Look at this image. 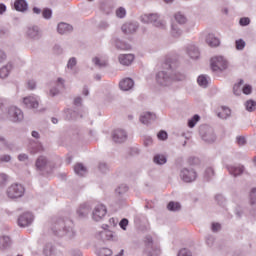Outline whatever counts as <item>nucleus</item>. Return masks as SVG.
<instances>
[{
	"label": "nucleus",
	"instance_id": "6",
	"mask_svg": "<svg viewBox=\"0 0 256 256\" xmlns=\"http://www.w3.org/2000/svg\"><path fill=\"white\" fill-rule=\"evenodd\" d=\"M25 36L30 41H39L43 38V30L38 25H29L25 29Z\"/></svg>",
	"mask_w": 256,
	"mask_h": 256
},
{
	"label": "nucleus",
	"instance_id": "15",
	"mask_svg": "<svg viewBox=\"0 0 256 256\" xmlns=\"http://www.w3.org/2000/svg\"><path fill=\"white\" fill-rule=\"evenodd\" d=\"M55 233L58 235V237L65 236L68 241H73L75 239L77 233L75 230L71 227L63 228V230H56Z\"/></svg>",
	"mask_w": 256,
	"mask_h": 256
},
{
	"label": "nucleus",
	"instance_id": "3",
	"mask_svg": "<svg viewBox=\"0 0 256 256\" xmlns=\"http://www.w3.org/2000/svg\"><path fill=\"white\" fill-rule=\"evenodd\" d=\"M140 21L147 25H153V27H157V29H167V21L161 18L159 13L143 14L140 17Z\"/></svg>",
	"mask_w": 256,
	"mask_h": 256
},
{
	"label": "nucleus",
	"instance_id": "57",
	"mask_svg": "<svg viewBox=\"0 0 256 256\" xmlns=\"http://www.w3.org/2000/svg\"><path fill=\"white\" fill-rule=\"evenodd\" d=\"M18 161H20L21 163H27V161H29V155H27L25 153L19 154Z\"/></svg>",
	"mask_w": 256,
	"mask_h": 256
},
{
	"label": "nucleus",
	"instance_id": "51",
	"mask_svg": "<svg viewBox=\"0 0 256 256\" xmlns=\"http://www.w3.org/2000/svg\"><path fill=\"white\" fill-rule=\"evenodd\" d=\"M42 16L44 19H51V17H53V11H51L49 8H46L42 11Z\"/></svg>",
	"mask_w": 256,
	"mask_h": 256
},
{
	"label": "nucleus",
	"instance_id": "19",
	"mask_svg": "<svg viewBox=\"0 0 256 256\" xmlns=\"http://www.w3.org/2000/svg\"><path fill=\"white\" fill-rule=\"evenodd\" d=\"M121 29H122L123 33H125L126 35H129L131 33H135V31H137V29H139V23L127 22L122 25Z\"/></svg>",
	"mask_w": 256,
	"mask_h": 256
},
{
	"label": "nucleus",
	"instance_id": "43",
	"mask_svg": "<svg viewBox=\"0 0 256 256\" xmlns=\"http://www.w3.org/2000/svg\"><path fill=\"white\" fill-rule=\"evenodd\" d=\"M246 111L253 113L256 109V102L254 100H248L245 102Z\"/></svg>",
	"mask_w": 256,
	"mask_h": 256
},
{
	"label": "nucleus",
	"instance_id": "28",
	"mask_svg": "<svg viewBox=\"0 0 256 256\" xmlns=\"http://www.w3.org/2000/svg\"><path fill=\"white\" fill-rule=\"evenodd\" d=\"M14 9L16 11L25 13V11H27V9H29V4L27 3L26 0H15Z\"/></svg>",
	"mask_w": 256,
	"mask_h": 256
},
{
	"label": "nucleus",
	"instance_id": "44",
	"mask_svg": "<svg viewBox=\"0 0 256 256\" xmlns=\"http://www.w3.org/2000/svg\"><path fill=\"white\" fill-rule=\"evenodd\" d=\"M53 251H55V247H53V244H51V243L46 244L43 249V253L46 256H52Z\"/></svg>",
	"mask_w": 256,
	"mask_h": 256
},
{
	"label": "nucleus",
	"instance_id": "48",
	"mask_svg": "<svg viewBox=\"0 0 256 256\" xmlns=\"http://www.w3.org/2000/svg\"><path fill=\"white\" fill-rule=\"evenodd\" d=\"M127 15V10L124 8V7H119L117 10H116V16L119 18V19H124V17H126Z\"/></svg>",
	"mask_w": 256,
	"mask_h": 256
},
{
	"label": "nucleus",
	"instance_id": "8",
	"mask_svg": "<svg viewBox=\"0 0 256 256\" xmlns=\"http://www.w3.org/2000/svg\"><path fill=\"white\" fill-rule=\"evenodd\" d=\"M129 135L127 134V131L122 128H118L112 131L111 133V139L113 143H116L117 145H121L127 141Z\"/></svg>",
	"mask_w": 256,
	"mask_h": 256
},
{
	"label": "nucleus",
	"instance_id": "18",
	"mask_svg": "<svg viewBox=\"0 0 256 256\" xmlns=\"http://www.w3.org/2000/svg\"><path fill=\"white\" fill-rule=\"evenodd\" d=\"M135 87V81L131 78H124L119 82V88L121 91H131Z\"/></svg>",
	"mask_w": 256,
	"mask_h": 256
},
{
	"label": "nucleus",
	"instance_id": "29",
	"mask_svg": "<svg viewBox=\"0 0 256 256\" xmlns=\"http://www.w3.org/2000/svg\"><path fill=\"white\" fill-rule=\"evenodd\" d=\"M206 43L209 47H219L221 41L215 36V34H208L206 37Z\"/></svg>",
	"mask_w": 256,
	"mask_h": 256
},
{
	"label": "nucleus",
	"instance_id": "34",
	"mask_svg": "<svg viewBox=\"0 0 256 256\" xmlns=\"http://www.w3.org/2000/svg\"><path fill=\"white\" fill-rule=\"evenodd\" d=\"M155 165H165L167 163V156L165 154H156L153 157Z\"/></svg>",
	"mask_w": 256,
	"mask_h": 256
},
{
	"label": "nucleus",
	"instance_id": "24",
	"mask_svg": "<svg viewBox=\"0 0 256 256\" xmlns=\"http://www.w3.org/2000/svg\"><path fill=\"white\" fill-rule=\"evenodd\" d=\"M186 52L190 59H197L200 56L199 48L194 44L188 45Z\"/></svg>",
	"mask_w": 256,
	"mask_h": 256
},
{
	"label": "nucleus",
	"instance_id": "14",
	"mask_svg": "<svg viewBox=\"0 0 256 256\" xmlns=\"http://www.w3.org/2000/svg\"><path fill=\"white\" fill-rule=\"evenodd\" d=\"M53 166L51 162L47 161V157L45 156H40L36 160V169L38 171H49Z\"/></svg>",
	"mask_w": 256,
	"mask_h": 256
},
{
	"label": "nucleus",
	"instance_id": "45",
	"mask_svg": "<svg viewBox=\"0 0 256 256\" xmlns=\"http://www.w3.org/2000/svg\"><path fill=\"white\" fill-rule=\"evenodd\" d=\"M98 256H111L113 255V250L109 248H100L97 252Z\"/></svg>",
	"mask_w": 256,
	"mask_h": 256
},
{
	"label": "nucleus",
	"instance_id": "62",
	"mask_svg": "<svg viewBox=\"0 0 256 256\" xmlns=\"http://www.w3.org/2000/svg\"><path fill=\"white\" fill-rule=\"evenodd\" d=\"M211 229L213 233H217L218 231H221V224L219 223H212Z\"/></svg>",
	"mask_w": 256,
	"mask_h": 256
},
{
	"label": "nucleus",
	"instance_id": "32",
	"mask_svg": "<svg viewBox=\"0 0 256 256\" xmlns=\"http://www.w3.org/2000/svg\"><path fill=\"white\" fill-rule=\"evenodd\" d=\"M170 35L174 37V39H179L181 35H183V30L179 28L177 24H172L171 25V30H170Z\"/></svg>",
	"mask_w": 256,
	"mask_h": 256
},
{
	"label": "nucleus",
	"instance_id": "23",
	"mask_svg": "<svg viewBox=\"0 0 256 256\" xmlns=\"http://www.w3.org/2000/svg\"><path fill=\"white\" fill-rule=\"evenodd\" d=\"M90 211H91V205H89V203H83L78 207L76 213L78 217L83 218V217H87Z\"/></svg>",
	"mask_w": 256,
	"mask_h": 256
},
{
	"label": "nucleus",
	"instance_id": "52",
	"mask_svg": "<svg viewBox=\"0 0 256 256\" xmlns=\"http://www.w3.org/2000/svg\"><path fill=\"white\" fill-rule=\"evenodd\" d=\"M109 27H110V24H109V21L107 20H101L98 24V28L104 31L105 29H109Z\"/></svg>",
	"mask_w": 256,
	"mask_h": 256
},
{
	"label": "nucleus",
	"instance_id": "1",
	"mask_svg": "<svg viewBox=\"0 0 256 256\" xmlns=\"http://www.w3.org/2000/svg\"><path fill=\"white\" fill-rule=\"evenodd\" d=\"M183 79H185V74L175 70L173 64H165L164 69L156 74V81L162 87L171 85L173 81H183Z\"/></svg>",
	"mask_w": 256,
	"mask_h": 256
},
{
	"label": "nucleus",
	"instance_id": "36",
	"mask_svg": "<svg viewBox=\"0 0 256 256\" xmlns=\"http://www.w3.org/2000/svg\"><path fill=\"white\" fill-rule=\"evenodd\" d=\"M244 83L245 82L243 80H239L238 83L234 84V87H233L234 95L239 96V95H241V93H243V85H244Z\"/></svg>",
	"mask_w": 256,
	"mask_h": 256
},
{
	"label": "nucleus",
	"instance_id": "46",
	"mask_svg": "<svg viewBox=\"0 0 256 256\" xmlns=\"http://www.w3.org/2000/svg\"><path fill=\"white\" fill-rule=\"evenodd\" d=\"M246 45H247V43L243 39H238L235 41V47H236L237 51H243V49H245Z\"/></svg>",
	"mask_w": 256,
	"mask_h": 256
},
{
	"label": "nucleus",
	"instance_id": "17",
	"mask_svg": "<svg viewBox=\"0 0 256 256\" xmlns=\"http://www.w3.org/2000/svg\"><path fill=\"white\" fill-rule=\"evenodd\" d=\"M118 61L120 65H123L124 67H129L133 61H135V55L133 54H120L118 56Z\"/></svg>",
	"mask_w": 256,
	"mask_h": 256
},
{
	"label": "nucleus",
	"instance_id": "20",
	"mask_svg": "<svg viewBox=\"0 0 256 256\" xmlns=\"http://www.w3.org/2000/svg\"><path fill=\"white\" fill-rule=\"evenodd\" d=\"M157 119V116L153 112H143L140 115V123L143 125H149V123H153Z\"/></svg>",
	"mask_w": 256,
	"mask_h": 256
},
{
	"label": "nucleus",
	"instance_id": "10",
	"mask_svg": "<svg viewBox=\"0 0 256 256\" xmlns=\"http://www.w3.org/2000/svg\"><path fill=\"white\" fill-rule=\"evenodd\" d=\"M107 215V206L105 204H96L92 210L93 221L99 222L105 219Z\"/></svg>",
	"mask_w": 256,
	"mask_h": 256
},
{
	"label": "nucleus",
	"instance_id": "54",
	"mask_svg": "<svg viewBox=\"0 0 256 256\" xmlns=\"http://www.w3.org/2000/svg\"><path fill=\"white\" fill-rule=\"evenodd\" d=\"M11 155L9 154H4L0 156V163H11Z\"/></svg>",
	"mask_w": 256,
	"mask_h": 256
},
{
	"label": "nucleus",
	"instance_id": "58",
	"mask_svg": "<svg viewBox=\"0 0 256 256\" xmlns=\"http://www.w3.org/2000/svg\"><path fill=\"white\" fill-rule=\"evenodd\" d=\"M49 95L50 97H57V95H59V88H57V86L50 88Z\"/></svg>",
	"mask_w": 256,
	"mask_h": 256
},
{
	"label": "nucleus",
	"instance_id": "50",
	"mask_svg": "<svg viewBox=\"0 0 256 256\" xmlns=\"http://www.w3.org/2000/svg\"><path fill=\"white\" fill-rule=\"evenodd\" d=\"M252 92H253V87H251V85L249 84L243 85L242 93H244V95H251Z\"/></svg>",
	"mask_w": 256,
	"mask_h": 256
},
{
	"label": "nucleus",
	"instance_id": "61",
	"mask_svg": "<svg viewBox=\"0 0 256 256\" xmlns=\"http://www.w3.org/2000/svg\"><path fill=\"white\" fill-rule=\"evenodd\" d=\"M66 119H75V112L71 109L65 110Z\"/></svg>",
	"mask_w": 256,
	"mask_h": 256
},
{
	"label": "nucleus",
	"instance_id": "13",
	"mask_svg": "<svg viewBox=\"0 0 256 256\" xmlns=\"http://www.w3.org/2000/svg\"><path fill=\"white\" fill-rule=\"evenodd\" d=\"M39 96L30 95L23 98V105L27 107V109H37L39 107Z\"/></svg>",
	"mask_w": 256,
	"mask_h": 256
},
{
	"label": "nucleus",
	"instance_id": "21",
	"mask_svg": "<svg viewBox=\"0 0 256 256\" xmlns=\"http://www.w3.org/2000/svg\"><path fill=\"white\" fill-rule=\"evenodd\" d=\"M227 169L233 177H239V175H243V172L245 171V167L242 165H230L227 166Z\"/></svg>",
	"mask_w": 256,
	"mask_h": 256
},
{
	"label": "nucleus",
	"instance_id": "41",
	"mask_svg": "<svg viewBox=\"0 0 256 256\" xmlns=\"http://www.w3.org/2000/svg\"><path fill=\"white\" fill-rule=\"evenodd\" d=\"M174 19L179 23V25H185L187 23V17L181 14V12L176 13Z\"/></svg>",
	"mask_w": 256,
	"mask_h": 256
},
{
	"label": "nucleus",
	"instance_id": "30",
	"mask_svg": "<svg viewBox=\"0 0 256 256\" xmlns=\"http://www.w3.org/2000/svg\"><path fill=\"white\" fill-rule=\"evenodd\" d=\"M209 81H211V78H209L207 75L202 74L197 78L199 87H202L203 89H207V87H209Z\"/></svg>",
	"mask_w": 256,
	"mask_h": 256
},
{
	"label": "nucleus",
	"instance_id": "55",
	"mask_svg": "<svg viewBox=\"0 0 256 256\" xmlns=\"http://www.w3.org/2000/svg\"><path fill=\"white\" fill-rule=\"evenodd\" d=\"M215 200L218 203V205L224 206L225 205V197L221 194H217L215 196Z\"/></svg>",
	"mask_w": 256,
	"mask_h": 256
},
{
	"label": "nucleus",
	"instance_id": "2",
	"mask_svg": "<svg viewBox=\"0 0 256 256\" xmlns=\"http://www.w3.org/2000/svg\"><path fill=\"white\" fill-rule=\"evenodd\" d=\"M0 115H7V119L12 123H21L25 119L23 110L17 106L5 108V100L0 98Z\"/></svg>",
	"mask_w": 256,
	"mask_h": 256
},
{
	"label": "nucleus",
	"instance_id": "56",
	"mask_svg": "<svg viewBox=\"0 0 256 256\" xmlns=\"http://www.w3.org/2000/svg\"><path fill=\"white\" fill-rule=\"evenodd\" d=\"M98 169L101 173H107L109 171V166H107V163L101 162Z\"/></svg>",
	"mask_w": 256,
	"mask_h": 256
},
{
	"label": "nucleus",
	"instance_id": "53",
	"mask_svg": "<svg viewBox=\"0 0 256 256\" xmlns=\"http://www.w3.org/2000/svg\"><path fill=\"white\" fill-rule=\"evenodd\" d=\"M251 23V19H249V17H243L240 18L239 20V25L241 27H247V25H249Z\"/></svg>",
	"mask_w": 256,
	"mask_h": 256
},
{
	"label": "nucleus",
	"instance_id": "39",
	"mask_svg": "<svg viewBox=\"0 0 256 256\" xmlns=\"http://www.w3.org/2000/svg\"><path fill=\"white\" fill-rule=\"evenodd\" d=\"M168 211H181V204L179 202L171 201L167 205Z\"/></svg>",
	"mask_w": 256,
	"mask_h": 256
},
{
	"label": "nucleus",
	"instance_id": "26",
	"mask_svg": "<svg viewBox=\"0 0 256 256\" xmlns=\"http://www.w3.org/2000/svg\"><path fill=\"white\" fill-rule=\"evenodd\" d=\"M11 245H13V242L11 241V238L9 236H0V250L1 251H7Z\"/></svg>",
	"mask_w": 256,
	"mask_h": 256
},
{
	"label": "nucleus",
	"instance_id": "63",
	"mask_svg": "<svg viewBox=\"0 0 256 256\" xmlns=\"http://www.w3.org/2000/svg\"><path fill=\"white\" fill-rule=\"evenodd\" d=\"M0 143L3 145L4 149H9V141L5 137L0 136Z\"/></svg>",
	"mask_w": 256,
	"mask_h": 256
},
{
	"label": "nucleus",
	"instance_id": "60",
	"mask_svg": "<svg viewBox=\"0 0 256 256\" xmlns=\"http://www.w3.org/2000/svg\"><path fill=\"white\" fill-rule=\"evenodd\" d=\"M121 229H123V231H127V225H129V220H127V218H123L120 223H119Z\"/></svg>",
	"mask_w": 256,
	"mask_h": 256
},
{
	"label": "nucleus",
	"instance_id": "33",
	"mask_svg": "<svg viewBox=\"0 0 256 256\" xmlns=\"http://www.w3.org/2000/svg\"><path fill=\"white\" fill-rule=\"evenodd\" d=\"M115 47L120 49V51H129V49H131V45L127 44L121 39L115 40Z\"/></svg>",
	"mask_w": 256,
	"mask_h": 256
},
{
	"label": "nucleus",
	"instance_id": "42",
	"mask_svg": "<svg viewBox=\"0 0 256 256\" xmlns=\"http://www.w3.org/2000/svg\"><path fill=\"white\" fill-rule=\"evenodd\" d=\"M213 177H215V170H213L212 167L206 168L204 172V178L206 179V181H211Z\"/></svg>",
	"mask_w": 256,
	"mask_h": 256
},
{
	"label": "nucleus",
	"instance_id": "12",
	"mask_svg": "<svg viewBox=\"0 0 256 256\" xmlns=\"http://www.w3.org/2000/svg\"><path fill=\"white\" fill-rule=\"evenodd\" d=\"M34 219L33 213L25 212L18 217V225L19 227H29L33 224Z\"/></svg>",
	"mask_w": 256,
	"mask_h": 256
},
{
	"label": "nucleus",
	"instance_id": "16",
	"mask_svg": "<svg viewBox=\"0 0 256 256\" xmlns=\"http://www.w3.org/2000/svg\"><path fill=\"white\" fill-rule=\"evenodd\" d=\"M92 63L96 67H107V65H109V57L106 54H99L92 59Z\"/></svg>",
	"mask_w": 256,
	"mask_h": 256
},
{
	"label": "nucleus",
	"instance_id": "5",
	"mask_svg": "<svg viewBox=\"0 0 256 256\" xmlns=\"http://www.w3.org/2000/svg\"><path fill=\"white\" fill-rule=\"evenodd\" d=\"M6 195L9 199H21L25 195V187L21 183H13L7 188Z\"/></svg>",
	"mask_w": 256,
	"mask_h": 256
},
{
	"label": "nucleus",
	"instance_id": "22",
	"mask_svg": "<svg viewBox=\"0 0 256 256\" xmlns=\"http://www.w3.org/2000/svg\"><path fill=\"white\" fill-rule=\"evenodd\" d=\"M66 70L72 75H77V59L75 57H71L68 59Z\"/></svg>",
	"mask_w": 256,
	"mask_h": 256
},
{
	"label": "nucleus",
	"instance_id": "31",
	"mask_svg": "<svg viewBox=\"0 0 256 256\" xmlns=\"http://www.w3.org/2000/svg\"><path fill=\"white\" fill-rule=\"evenodd\" d=\"M74 172L76 175H79V177H85V175H87V167L81 163H78L74 166Z\"/></svg>",
	"mask_w": 256,
	"mask_h": 256
},
{
	"label": "nucleus",
	"instance_id": "49",
	"mask_svg": "<svg viewBox=\"0 0 256 256\" xmlns=\"http://www.w3.org/2000/svg\"><path fill=\"white\" fill-rule=\"evenodd\" d=\"M250 203L256 209V188H253L250 192Z\"/></svg>",
	"mask_w": 256,
	"mask_h": 256
},
{
	"label": "nucleus",
	"instance_id": "35",
	"mask_svg": "<svg viewBox=\"0 0 256 256\" xmlns=\"http://www.w3.org/2000/svg\"><path fill=\"white\" fill-rule=\"evenodd\" d=\"M217 115L220 119H229V117H231V109H229L228 107L222 106L221 111L218 112Z\"/></svg>",
	"mask_w": 256,
	"mask_h": 256
},
{
	"label": "nucleus",
	"instance_id": "7",
	"mask_svg": "<svg viewBox=\"0 0 256 256\" xmlns=\"http://www.w3.org/2000/svg\"><path fill=\"white\" fill-rule=\"evenodd\" d=\"M146 253L148 256H159L161 255V248L157 242L153 241V237L147 236L145 238Z\"/></svg>",
	"mask_w": 256,
	"mask_h": 256
},
{
	"label": "nucleus",
	"instance_id": "47",
	"mask_svg": "<svg viewBox=\"0 0 256 256\" xmlns=\"http://www.w3.org/2000/svg\"><path fill=\"white\" fill-rule=\"evenodd\" d=\"M7 181H9V176L0 172V189L7 185Z\"/></svg>",
	"mask_w": 256,
	"mask_h": 256
},
{
	"label": "nucleus",
	"instance_id": "11",
	"mask_svg": "<svg viewBox=\"0 0 256 256\" xmlns=\"http://www.w3.org/2000/svg\"><path fill=\"white\" fill-rule=\"evenodd\" d=\"M180 179H182L184 183H193V181L197 180V171L193 168H183L180 171Z\"/></svg>",
	"mask_w": 256,
	"mask_h": 256
},
{
	"label": "nucleus",
	"instance_id": "9",
	"mask_svg": "<svg viewBox=\"0 0 256 256\" xmlns=\"http://www.w3.org/2000/svg\"><path fill=\"white\" fill-rule=\"evenodd\" d=\"M228 63L227 59L223 56H214L211 59V69L212 71H225L227 69Z\"/></svg>",
	"mask_w": 256,
	"mask_h": 256
},
{
	"label": "nucleus",
	"instance_id": "27",
	"mask_svg": "<svg viewBox=\"0 0 256 256\" xmlns=\"http://www.w3.org/2000/svg\"><path fill=\"white\" fill-rule=\"evenodd\" d=\"M13 71V64L8 63L0 68V79H7Z\"/></svg>",
	"mask_w": 256,
	"mask_h": 256
},
{
	"label": "nucleus",
	"instance_id": "40",
	"mask_svg": "<svg viewBox=\"0 0 256 256\" xmlns=\"http://www.w3.org/2000/svg\"><path fill=\"white\" fill-rule=\"evenodd\" d=\"M199 121H201V116L195 114L192 118L188 120V127L190 129H193V127H195V125H197Z\"/></svg>",
	"mask_w": 256,
	"mask_h": 256
},
{
	"label": "nucleus",
	"instance_id": "38",
	"mask_svg": "<svg viewBox=\"0 0 256 256\" xmlns=\"http://www.w3.org/2000/svg\"><path fill=\"white\" fill-rule=\"evenodd\" d=\"M127 191H129V187H127L126 184H121L116 188V195H118V197H123Z\"/></svg>",
	"mask_w": 256,
	"mask_h": 256
},
{
	"label": "nucleus",
	"instance_id": "37",
	"mask_svg": "<svg viewBox=\"0 0 256 256\" xmlns=\"http://www.w3.org/2000/svg\"><path fill=\"white\" fill-rule=\"evenodd\" d=\"M100 239L103 241H112L113 240V232L109 230H103L100 232Z\"/></svg>",
	"mask_w": 256,
	"mask_h": 256
},
{
	"label": "nucleus",
	"instance_id": "64",
	"mask_svg": "<svg viewBox=\"0 0 256 256\" xmlns=\"http://www.w3.org/2000/svg\"><path fill=\"white\" fill-rule=\"evenodd\" d=\"M158 139H160V141H165L167 139V132L165 131H160L157 135Z\"/></svg>",
	"mask_w": 256,
	"mask_h": 256
},
{
	"label": "nucleus",
	"instance_id": "59",
	"mask_svg": "<svg viewBox=\"0 0 256 256\" xmlns=\"http://www.w3.org/2000/svg\"><path fill=\"white\" fill-rule=\"evenodd\" d=\"M178 256H193V254L187 248H183L178 252Z\"/></svg>",
	"mask_w": 256,
	"mask_h": 256
},
{
	"label": "nucleus",
	"instance_id": "4",
	"mask_svg": "<svg viewBox=\"0 0 256 256\" xmlns=\"http://www.w3.org/2000/svg\"><path fill=\"white\" fill-rule=\"evenodd\" d=\"M199 135L202 141H204V143H208L209 145L217 141V134H215V130L211 126H207V125L200 126Z\"/></svg>",
	"mask_w": 256,
	"mask_h": 256
},
{
	"label": "nucleus",
	"instance_id": "25",
	"mask_svg": "<svg viewBox=\"0 0 256 256\" xmlns=\"http://www.w3.org/2000/svg\"><path fill=\"white\" fill-rule=\"evenodd\" d=\"M57 31L60 35H67V33H71V31H73V26H71V24L61 22L58 24Z\"/></svg>",
	"mask_w": 256,
	"mask_h": 256
}]
</instances>
